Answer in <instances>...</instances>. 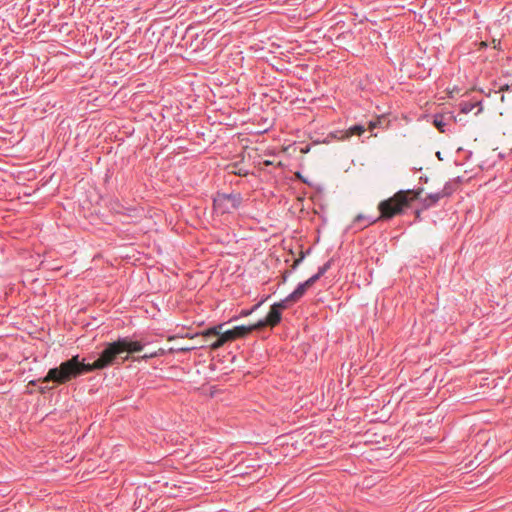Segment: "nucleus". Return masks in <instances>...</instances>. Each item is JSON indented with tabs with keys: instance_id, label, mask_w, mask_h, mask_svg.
<instances>
[{
	"instance_id": "nucleus-14",
	"label": "nucleus",
	"mask_w": 512,
	"mask_h": 512,
	"mask_svg": "<svg viewBox=\"0 0 512 512\" xmlns=\"http://www.w3.org/2000/svg\"><path fill=\"white\" fill-rule=\"evenodd\" d=\"M382 120H384V118H383V117L378 118V119H377V120H375V121H370V122H369V125H368V129H370V130L375 129L376 127H378L379 125H381Z\"/></svg>"
},
{
	"instance_id": "nucleus-5",
	"label": "nucleus",
	"mask_w": 512,
	"mask_h": 512,
	"mask_svg": "<svg viewBox=\"0 0 512 512\" xmlns=\"http://www.w3.org/2000/svg\"><path fill=\"white\" fill-rule=\"evenodd\" d=\"M281 320V312L275 307L271 306L269 313L267 314L266 318L263 320L258 321L254 324L256 329H261L265 326H276Z\"/></svg>"
},
{
	"instance_id": "nucleus-16",
	"label": "nucleus",
	"mask_w": 512,
	"mask_h": 512,
	"mask_svg": "<svg viewBox=\"0 0 512 512\" xmlns=\"http://www.w3.org/2000/svg\"><path fill=\"white\" fill-rule=\"evenodd\" d=\"M195 347L192 346V347H178L176 348L177 351H181V352H186V351H190L192 349H194Z\"/></svg>"
},
{
	"instance_id": "nucleus-23",
	"label": "nucleus",
	"mask_w": 512,
	"mask_h": 512,
	"mask_svg": "<svg viewBox=\"0 0 512 512\" xmlns=\"http://www.w3.org/2000/svg\"><path fill=\"white\" fill-rule=\"evenodd\" d=\"M362 218H363L362 215H358L356 219L361 220Z\"/></svg>"
},
{
	"instance_id": "nucleus-9",
	"label": "nucleus",
	"mask_w": 512,
	"mask_h": 512,
	"mask_svg": "<svg viewBox=\"0 0 512 512\" xmlns=\"http://www.w3.org/2000/svg\"><path fill=\"white\" fill-rule=\"evenodd\" d=\"M364 131H365L364 126L355 125L346 131V137H350L352 135H361L362 133H364Z\"/></svg>"
},
{
	"instance_id": "nucleus-1",
	"label": "nucleus",
	"mask_w": 512,
	"mask_h": 512,
	"mask_svg": "<svg viewBox=\"0 0 512 512\" xmlns=\"http://www.w3.org/2000/svg\"><path fill=\"white\" fill-rule=\"evenodd\" d=\"M121 355V348L117 342L109 344L108 347L103 350L99 358L92 364H86L83 360H80L79 356H73L71 359L62 362L58 367L51 368L47 375L37 381H30L29 385H36V383H48L54 382L55 384H64L82 374L91 372L93 370L103 369L112 364L118 356Z\"/></svg>"
},
{
	"instance_id": "nucleus-4",
	"label": "nucleus",
	"mask_w": 512,
	"mask_h": 512,
	"mask_svg": "<svg viewBox=\"0 0 512 512\" xmlns=\"http://www.w3.org/2000/svg\"><path fill=\"white\" fill-rule=\"evenodd\" d=\"M241 203L239 194H217L214 198V208L219 213H230L236 210Z\"/></svg>"
},
{
	"instance_id": "nucleus-13",
	"label": "nucleus",
	"mask_w": 512,
	"mask_h": 512,
	"mask_svg": "<svg viewBox=\"0 0 512 512\" xmlns=\"http://www.w3.org/2000/svg\"><path fill=\"white\" fill-rule=\"evenodd\" d=\"M330 268V262H327L322 267L319 268V271L314 276H317V280Z\"/></svg>"
},
{
	"instance_id": "nucleus-22",
	"label": "nucleus",
	"mask_w": 512,
	"mask_h": 512,
	"mask_svg": "<svg viewBox=\"0 0 512 512\" xmlns=\"http://www.w3.org/2000/svg\"><path fill=\"white\" fill-rule=\"evenodd\" d=\"M492 43L494 44V48H497V44H499V42H497L495 39L492 41Z\"/></svg>"
},
{
	"instance_id": "nucleus-10",
	"label": "nucleus",
	"mask_w": 512,
	"mask_h": 512,
	"mask_svg": "<svg viewBox=\"0 0 512 512\" xmlns=\"http://www.w3.org/2000/svg\"><path fill=\"white\" fill-rule=\"evenodd\" d=\"M294 302H295L294 300L289 299V295H288L285 299L281 300L278 303L273 304V306H275L281 312L282 310L288 308L289 305Z\"/></svg>"
},
{
	"instance_id": "nucleus-18",
	"label": "nucleus",
	"mask_w": 512,
	"mask_h": 512,
	"mask_svg": "<svg viewBox=\"0 0 512 512\" xmlns=\"http://www.w3.org/2000/svg\"><path fill=\"white\" fill-rule=\"evenodd\" d=\"M48 389H50L49 387L47 386H39L38 390L40 393H45Z\"/></svg>"
},
{
	"instance_id": "nucleus-3",
	"label": "nucleus",
	"mask_w": 512,
	"mask_h": 512,
	"mask_svg": "<svg viewBox=\"0 0 512 512\" xmlns=\"http://www.w3.org/2000/svg\"><path fill=\"white\" fill-rule=\"evenodd\" d=\"M421 191L407 190L399 191L393 197L379 203L378 209L381 213V218H392L400 214L404 207L418 198Z\"/></svg>"
},
{
	"instance_id": "nucleus-8",
	"label": "nucleus",
	"mask_w": 512,
	"mask_h": 512,
	"mask_svg": "<svg viewBox=\"0 0 512 512\" xmlns=\"http://www.w3.org/2000/svg\"><path fill=\"white\" fill-rule=\"evenodd\" d=\"M475 107L478 108L477 112L475 113L477 115L482 111L480 103H469V102L462 103L461 104V112L467 114V113L471 112Z\"/></svg>"
},
{
	"instance_id": "nucleus-12",
	"label": "nucleus",
	"mask_w": 512,
	"mask_h": 512,
	"mask_svg": "<svg viewBox=\"0 0 512 512\" xmlns=\"http://www.w3.org/2000/svg\"><path fill=\"white\" fill-rule=\"evenodd\" d=\"M201 334H202V332H201V333H196V334H194V335H189V334H187V335H186V337H189V338H191V339L196 338V337H201V338H202V342L199 344V347H204L206 343H208L209 341H211V338H212V337L205 338V337H203Z\"/></svg>"
},
{
	"instance_id": "nucleus-11",
	"label": "nucleus",
	"mask_w": 512,
	"mask_h": 512,
	"mask_svg": "<svg viewBox=\"0 0 512 512\" xmlns=\"http://www.w3.org/2000/svg\"><path fill=\"white\" fill-rule=\"evenodd\" d=\"M447 195V193H431L428 195V197L425 199V201L429 200V204L436 203L439 199Z\"/></svg>"
},
{
	"instance_id": "nucleus-21",
	"label": "nucleus",
	"mask_w": 512,
	"mask_h": 512,
	"mask_svg": "<svg viewBox=\"0 0 512 512\" xmlns=\"http://www.w3.org/2000/svg\"><path fill=\"white\" fill-rule=\"evenodd\" d=\"M250 313H251V311H242V312H241V315H242V316H247V315H249Z\"/></svg>"
},
{
	"instance_id": "nucleus-7",
	"label": "nucleus",
	"mask_w": 512,
	"mask_h": 512,
	"mask_svg": "<svg viewBox=\"0 0 512 512\" xmlns=\"http://www.w3.org/2000/svg\"><path fill=\"white\" fill-rule=\"evenodd\" d=\"M119 348H121V354L139 352L142 350V346L139 342L128 341L126 339L117 341Z\"/></svg>"
},
{
	"instance_id": "nucleus-17",
	"label": "nucleus",
	"mask_w": 512,
	"mask_h": 512,
	"mask_svg": "<svg viewBox=\"0 0 512 512\" xmlns=\"http://www.w3.org/2000/svg\"><path fill=\"white\" fill-rule=\"evenodd\" d=\"M231 172L234 174H237V175H247V171H243L242 169H238V170L233 169Z\"/></svg>"
},
{
	"instance_id": "nucleus-20",
	"label": "nucleus",
	"mask_w": 512,
	"mask_h": 512,
	"mask_svg": "<svg viewBox=\"0 0 512 512\" xmlns=\"http://www.w3.org/2000/svg\"><path fill=\"white\" fill-rule=\"evenodd\" d=\"M479 46H480V48H485V47H487V42L482 41L479 43Z\"/></svg>"
},
{
	"instance_id": "nucleus-19",
	"label": "nucleus",
	"mask_w": 512,
	"mask_h": 512,
	"mask_svg": "<svg viewBox=\"0 0 512 512\" xmlns=\"http://www.w3.org/2000/svg\"><path fill=\"white\" fill-rule=\"evenodd\" d=\"M301 260H302V257H300L299 259H296V260L294 261V263H293V266H292V267H293V268H295V267H296V266L301 262Z\"/></svg>"
},
{
	"instance_id": "nucleus-24",
	"label": "nucleus",
	"mask_w": 512,
	"mask_h": 512,
	"mask_svg": "<svg viewBox=\"0 0 512 512\" xmlns=\"http://www.w3.org/2000/svg\"><path fill=\"white\" fill-rule=\"evenodd\" d=\"M286 279H287V273H285L283 276V280L286 281Z\"/></svg>"
},
{
	"instance_id": "nucleus-6",
	"label": "nucleus",
	"mask_w": 512,
	"mask_h": 512,
	"mask_svg": "<svg viewBox=\"0 0 512 512\" xmlns=\"http://www.w3.org/2000/svg\"><path fill=\"white\" fill-rule=\"evenodd\" d=\"M317 281V276H312L304 283L298 285V287L289 295V299L297 302L315 282Z\"/></svg>"
},
{
	"instance_id": "nucleus-2",
	"label": "nucleus",
	"mask_w": 512,
	"mask_h": 512,
	"mask_svg": "<svg viewBox=\"0 0 512 512\" xmlns=\"http://www.w3.org/2000/svg\"><path fill=\"white\" fill-rule=\"evenodd\" d=\"M224 324H219L217 326L211 327L202 332V336L205 338L208 337H217V339L209 344V347L212 350H217L222 347L225 343L234 341L238 338H243L251 333L253 330H256L254 324L249 326H237L231 330L223 331Z\"/></svg>"
},
{
	"instance_id": "nucleus-15",
	"label": "nucleus",
	"mask_w": 512,
	"mask_h": 512,
	"mask_svg": "<svg viewBox=\"0 0 512 512\" xmlns=\"http://www.w3.org/2000/svg\"><path fill=\"white\" fill-rule=\"evenodd\" d=\"M434 125L438 128L439 131L444 132L443 127H444L445 124H444V122L442 120L435 119L434 120Z\"/></svg>"
}]
</instances>
